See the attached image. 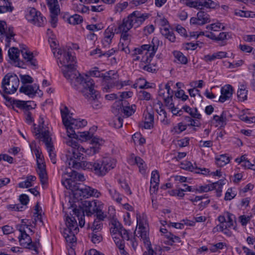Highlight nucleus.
<instances>
[{"instance_id": "4468645a", "label": "nucleus", "mask_w": 255, "mask_h": 255, "mask_svg": "<svg viewBox=\"0 0 255 255\" xmlns=\"http://www.w3.org/2000/svg\"><path fill=\"white\" fill-rule=\"evenodd\" d=\"M62 184L68 189H70L73 192H79V194L81 196H83L84 189L86 185L81 183H78L72 178H65L61 181Z\"/></svg>"}, {"instance_id": "a18cd8bd", "label": "nucleus", "mask_w": 255, "mask_h": 255, "mask_svg": "<svg viewBox=\"0 0 255 255\" xmlns=\"http://www.w3.org/2000/svg\"><path fill=\"white\" fill-rule=\"evenodd\" d=\"M0 9L2 11L1 13L7 12H11L14 7L12 6L11 2L9 0H7V2H4L2 5H0Z\"/></svg>"}, {"instance_id": "13d9d810", "label": "nucleus", "mask_w": 255, "mask_h": 255, "mask_svg": "<svg viewBox=\"0 0 255 255\" xmlns=\"http://www.w3.org/2000/svg\"><path fill=\"white\" fill-rule=\"evenodd\" d=\"M128 5V2H124L123 3H118L116 5L115 7V12H121L125 9Z\"/></svg>"}, {"instance_id": "338daca9", "label": "nucleus", "mask_w": 255, "mask_h": 255, "mask_svg": "<svg viewBox=\"0 0 255 255\" xmlns=\"http://www.w3.org/2000/svg\"><path fill=\"white\" fill-rule=\"evenodd\" d=\"M70 178L74 177V180H78L79 181H82L85 180V177L83 175L80 174L76 171H73L72 172V175L70 176Z\"/></svg>"}, {"instance_id": "774afa93", "label": "nucleus", "mask_w": 255, "mask_h": 255, "mask_svg": "<svg viewBox=\"0 0 255 255\" xmlns=\"http://www.w3.org/2000/svg\"><path fill=\"white\" fill-rule=\"evenodd\" d=\"M239 220L242 226H246L251 220V216H246V215H241L239 217Z\"/></svg>"}, {"instance_id": "c756f323", "label": "nucleus", "mask_w": 255, "mask_h": 255, "mask_svg": "<svg viewBox=\"0 0 255 255\" xmlns=\"http://www.w3.org/2000/svg\"><path fill=\"white\" fill-rule=\"evenodd\" d=\"M73 212L74 214L77 217L79 220V225L81 227H83L85 225V215L84 211L82 210V208H74L73 210Z\"/></svg>"}, {"instance_id": "7ed1b4c3", "label": "nucleus", "mask_w": 255, "mask_h": 255, "mask_svg": "<svg viewBox=\"0 0 255 255\" xmlns=\"http://www.w3.org/2000/svg\"><path fill=\"white\" fill-rule=\"evenodd\" d=\"M61 69L64 77L73 87H76L80 85L82 89L89 85L91 86L93 85L94 80L87 75L85 77L82 76L77 70L75 64H70L68 66Z\"/></svg>"}, {"instance_id": "473e14b6", "label": "nucleus", "mask_w": 255, "mask_h": 255, "mask_svg": "<svg viewBox=\"0 0 255 255\" xmlns=\"http://www.w3.org/2000/svg\"><path fill=\"white\" fill-rule=\"evenodd\" d=\"M36 178L33 175H29L26 177L24 181L21 182L18 184V187L21 188H28L31 187L32 184L31 182L36 180Z\"/></svg>"}, {"instance_id": "680f3d73", "label": "nucleus", "mask_w": 255, "mask_h": 255, "mask_svg": "<svg viewBox=\"0 0 255 255\" xmlns=\"http://www.w3.org/2000/svg\"><path fill=\"white\" fill-rule=\"evenodd\" d=\"M19 231L20 232V236L18 238H25V239H27V242L29 243H31V238L26 234L25 231L24 230V227L21 225L20 228L18 229Z\"/></svg>"}, {"instance_id": "e2e57ef3", "label": "nucleus", "mask_w": 255, "mask_h": 255, "mask_svg": "<svg viewBox=\"0 0 255 255\" xmlns=\"http://www.w3.org/2000/svg\"><path fill=\"white\" fill-rule=\"evenodd\" d=\"M236 196V194L233 192L232 188H229L225 193L224 199L226 201L231 200L234 199Z\"/></svg>"}, {"instance_id": "5fc2aeb1", "label": "nucleus", "mask_w": 255, "mask_h": 255, "mask_svg": "<svg viewBox=\"0 0 255 255\" xmlns=\"http://www.w3.org/2000/svg\"><path fill=\"white\" fill-rule=\"evenodd\" d=\"M154 183H159V174L156 170L153 171L151 173L150 184L152 185Z\"/></svg>"}, {"instance_id": "0eeeda50", "label": "nucleus", "mask_w": 255, "mask_h": 255, "mask_svg": "<svg viewBox=\"0 0 255 255\" xmlns=\"http://www.w3.org/2000/svg\"><path fill=\"white\" fill-rule=\"evenodd\" d=\"M19 84L17 76L10 73L7 74L3 77L1 82V87L5 94H11L16 91Z\"/></svg>"}, {"instance_id": "2f4dec72", "label": "nucleus", "mask_w": 255, "mask_h": 255, "mask_svg": "<svg viewBox=\"0 0 255 255\" xmlns=\"http://www.w3.org/2000/svg\"><path fill=\"white\" fill-rule=\"evenodd\" d=\"M213 119L221 127H223L226 125L227 118L225 111L222 113L220 116L214 115Z\"/></svg>"}, {"instance_id": "39448f33", "label": "nucleus", "mask_w": 255, "mask_h": 255, "mask_svg": "<svg viewBox=\"0 0 255 255\" xmlns=\"http://www.w3.org/2000/svg\"><path fill=\"white\" fill-rule=\"evenodd\" d=\"M65 223L67 227L63 231V236L67 242L74 243L76 242L75 234L79 232L77 221L75 217L67 216Z\"/></svg>"}, {"instance_id": "f257e3e1", "label": "nucleus", "mask_w": 255, "mask_h": 255, "mask_svg": "<svg viewBox=\"0 0 255 255\" xmlns=\"http://www.w3.org/2000/svg\"><path fill=\"white\" fill-rule=\"evenodd\" d=\"M91 143L93 146L85 151L76 140L71 138L68 139L66 144L71 147L69 149V154H67V162L69 168L79 169L82 168L84 170L88 169L93 171L99 176H103L111 169L116 166V160L110 157H103L101 159L94 162L83 161V153L88 154H95L99 152L100 146L102 145L104 140L97 136H93L92 134Z\"/></svg>"}, {"instance_id": "3c124183", "label": "nucleus", "mask_w": 255, "mask_h": 255, "mask_svg": "<svg viewBox=\"0 0 255 255\" xmlns=\"http://www.w3.org/2000/svg\"><path fill=\"white\" fill-rule=\"evenodd\" d=\"M138 98L140 100L149 101L151 99V95L145 91L141 90L138 93Z\"/></svg>"}, {"instance_id": "5701e85b", "label": "nucleus", "mask_w": 255, "mask_h": 255, "mask_svg": "<svg viewBox=\"0 0 255 255\" xmlns=\"http://www.w3.org/2000/svg\"><path fill=\"white\" fill-rule=\"evenodd\" d=\"M38 137L42 139V140L45 143L46 147L53 146L51 142V138L50 136V132L48 130H45L41 131L40 133L37 134Z\"/></svg>"}, {"instance_id": "423d86ee", "label": "nucleus", "mask_w": 255, "mask_h": 255, "mask_svg": "<svg viewBox=\"0 0 255 255\" xmlns=\"http://www.w3.org/2000/svg\"><path fill=\"white\" fill-rule=\"evenodd\" d=\"M53 51V53L57 59L58 65L60 68L68 66L70 64H76V57L72 55L69 51L65 49L58 48Z\"/></svg>"}, {"instance_id": "f704fd0d", "label": "nucleus", "mask_w": 255, "mask_h": 255, "mask_svg": "<svg viewBox=\"0 0 255 255\" xmlns=\"http://www.w3.org/2000/svg\"><path fill=\"white\" fill-rule=\"evenodd\" d=\"M152 45L151 44H144L141 45L139 48H135L133 50L134 55L141 54L144 50H146L145 54H147L148 52H150L152 49Z\"/></svg>"}, {"instance_id": "f8f14e48", "label": "nucleus", "mask_w": 255, "mask_h": 255, "mask_svg": "<svg viewBox=\"0 0 255 255\" xmlns=\"http://www.w3.org/2000/svg\"><path fill=\"white\" fill-rule=\"evenodd\" d=\"M47 5L50 12V23L52 27L57 25L58 15L60 11V6L57 0H46Z\"/></svg>"}, {"instance_id": "79ce46f5", "label": "nucleus", "mask_w": 255, "mask_h": 255, "mask_svg": "<svg viewBox=\"0 0 255 255\" xmlns=\"http://www.w3.org/2000/svg\"><path fill=\"white\" fill-rule=\"evenodd\" d=\"M146 245L147 246V251L144 252L143 254V255H156V251H158L160 252L162 250L161 248L159 246L156 247L155 249L153 250L152 248L151 243H148V244Z\"/></svg>"}, {"instance_id": "f3484780", "label": "nucleus", "mask_w": 255, "mask_h": 255, "mask_svg": "<svg viewBox=\"0 0 255 255\" xmlns=\"http://www.w3.org/2000/svg\"><path fill=\"white\" fill-rule=\"evenodd\" d=\"M165 89L166 90L167 96L163 98L165 105L171 109L172 112L175 111L177 109L174 107V104L172 102L173 97V91L171 90L170 86L169 83H168L165 85Z\"/></svg>"}, {"instance_id": "4d7b16f0", "label": "nucleus", "mask_w": 255, "mask_h": 255, "mask_svg": "<svg viewBox=\"0 0 255 255\" xmlns=\"http://www.w3.org/2000/svg\"><path fill=\"white\" fill-rule=\"evenodd\" d=\"M19 76L21 81L23 84H31L33 82V78L28 75H20Z\"/></svg>"}, {"instance_id": "e433bc0d", "label": "nucleus", "mask_w": 255, "mask_h": 255, "mask_svg": "<svg viewBox=\"0 0 255 255\" xmlns=\"http://www.w3.org/2000/svg\"><path fill=\"white\" fill-rule=\"evenodd\" d=\"M70 138H74L79 139L82 141H86L92 138V134L88 131L77 132L76 135L74 137H69Z\"/></svg>"}, {"instance_id": "9b49d317", "label": "nucleus", "mask_w": 255, "mask_h": 255, "mask_svg": "<svg viewBox=\"0 0 255 255\" xmlns=\"http://www.w3.org/2000/svg\"><path fill=\"white\" fill-rule=\"evenodd\" d=\"M236 217L235 215L229 212H226L222 215H220L218 218V221L220 224L217 226L222 232L228 228H231L234 225L235 222Z\"/></svg>"}, {"instance_id": "a211bd4d", "label": "nucleus", "mask_w": 255, "mask_h": 255, "mask_svg": "<svg viewBox=\"0 0 255 255\" xmlns=\"http://www.w3.org/2000/svg\"><path fill=\"white\" fill-rule=\"evenodd\" d=\"M25 46L22 45L20 46L21 52L23 58L26 60L27 62H29L30 64L35 67H37V63L36 60L34 58L33 54L32 52L28 51V50L25 47Z\"/></svg>"}, {"instance_id": "ea45409f", "label": "nucleus", "mask_w": 255, "mask_h": 255, "mask_svg": "<svg viewBox=\"0 0 255 255\" xmlns=\"http://www.w3.org/2000/svg\"><path fill=\"white\" fill-rule=\"evenodd\" d=\"M173 55L177 61L182 64H186L188 62L187 58L184 54L178 51L173 52Z\"/></svg>"}, {"instance_id": "69168bd1", "label": "nucleus", "mask_w": 255, "mask_h": 255, "mask_svg": "<svg viewBox=\"0 0 255 255\" xmlns=\"http://www.w3.org/2000/svg\"><path fill=\"white\" fill-rule=\"evenodd\" d=\"M39 178L40 179V182L42 185H44L47 182V173L46 171H41L37 172Z\"/></svg>"}, {"instance_id": "7c9ffc66", "label": "nucleus", "mask_w": 255, "mask_h": 255, "mask_svg": "<svg viewBox=\"0 0 255 255\" xmlns=\"http://www.w3.org/2000/svg\"><path fill=\"white\" fill-rule=\"evenodd\" d=\"M134 163L138 167L139 171L142 174H145L147 167L143 160L139 156H135L134 158Z\"/></svg>"}, {"instance_id": "cd10ccee", "label": "nucleus", "mask_w": 255, "mask_h": 255, "mask_svg": "<svg viewBox=\"0 0 255 255\" xmlns=\"http://www.w3.org/2000/svg\"><path fill=\"white\" fill-rule=\"evenodd\" d=\"M101 193L97 189L90 186H86L84 189L83 197L93 196L96 198L99 197Z\"/></svg>"}, {"instance_id": "412c9836", "label": "nucleus", "mask_w": 255, "mask_h": 255, "mask_svg": "<svg viewBox=\"0 0 255 255\" xmlns=\"http://www.w3.org/2000/svg\"><path fill=\"white\" fill-rule=\"evenodd\" d=\"M140 216L137 217V225L138 226V230L137 231V233L139 234V237H140L141 239L143 240V243L144 245H147L148 243H150V242L148 237V234L147 232L145 231V228L143 226V224L140 221Z\"/></svg>"}, {"instance_id": "c85d7f7f", "label": "nucleus", "mask_w": 255, "mask_h": 255, "mask_svg": "<svg viewBox=\"0 0 255 255\" xmlns=\"http://www.w3.org/2000/svg\"><path fill=\"white\" fill-rule=\"evenodd\" d=\"M9 58L14 62H18V66L20 67V62L19 61V51L18 48L13 47L8 51Z\"/></svg>"}, {"instance_id": "72a5a7b5", "label": "nucleus", "mask_w": 255, "mask_h": 255, "mask_svg": "<svg viewBox=\"0 0 255 255\" xmlns=\"http://www.w3.org/2000/svg\"><path fill=\"white\" fill-rule=\"evenodd\" d=\"M161 33L170 42H175L176 37L172 30H169L167 28L165 27L161 29Z\"/></svg>"}, {"instance_id": "f03ea898", "label": "nucleus", "mask_w": 255, "mask_h": 255, "mask_svg": "<svg viewBox=\"0 0 255 255\" xmlns=\"http://www.w3.org/2000/svg\"><path fill=\"white\" fill-rule=\"evenodd\" d=\"M148 18L146 14H142L140 11H134L129 14L127 17L123 19L122 21L118 23V27L113 32L112 28L109 27L104 33V43L109 45L113 38L115 33H121V39L126 42V45L129 41L130 35L128 31L132 27L137 28L141 25Z\"/></svg>"}, {"instance_id": "393cba45", "label": "nucleus", "mask_w": 255, "mask_h": 255, "mask_svg": "<svg viewBox=\"0 0 255 255\" xmlns=\"http://www.w3.org/2000/svg\"><path fill=\"white\" fill-rule=\"evenodd\" d=\"M28 102H29L28 101ZM27 102L21 101L19 100L13 99L12 101H11V106H12V108L14 109V106H15L17 108L24 110L25 111H29L30 109H32L33 108L30 105H28L27 104Z\"/></svg>"}, {"instance_id": "6e6552de", "label": "nucleus", "mask_w": 255, "mask_h": 255, "mask_svg": "<svg viewBox=\"0 0 255 255\" xmlns=\"http://www.w3.org/2000/svg\"><path fill=\"white\" fill-rule=\"evenodd\" d=\"M93 85H88L87 87L81 89V91L86 98L91 100V104L94 109H98L101 107V104L97 100L99 92L95 90V83L93 81Z\"/></svg>"}, {"instance_id": "aec40b11", "label": "nucleus", "mask_w": 255, "mask_h": 255, "mask_svg": "<svg viewBox=\"0 0 255 255\" xmlns=\"http://www.w3.org/2000/svg\"><path fill=\"white\" fill-rule=\"evenodd\" d=\"M39 89V86L36 84L34 85H24L21 86L19 90L20 93H24L29 97H33L36 95L37 90Z\"/></svg>"}, {"instance_id": "de8ad7c7", "label": "nucleus", "mask_w": 255, "mask_h": 255, "mask_svg": "<svg viewBox=\"0 0 255 255\" xmlns=\"http://www.w3.org/2000/svg\"><path fill=\"white\" fill-rule=\"evenodd\" d=\"M14 35L13 31V27H9L7 30L5 28V32L2 35V38L5 37V41L7 43H9L10 41L11 37H13Z\"/></svg>"}, {"instance_id": "603ef678", "label": "nucleus", "mask_w": 255, "mask_h": 255, "mask_svg": "<svg viewBox=\"0 0 255 255\" xmlns=\"http://www.w3.org/2000/svg\"><path fill=\"white\" fill-rule=\"evenodd\" d=\"M215 189V187H213V183L211 184L199 186L198 189H196V191L200 193L207 192L209 191H212Z\"/></svg>"}, {"instance_id": "bf43d9fd", "label": "nucleus", "mask_w": 255, "mask_h": 255, "mask_svg": "<svg viewBox=\"0 0 255 255\" xmlns=\"http://www.w3.org/2000/svg\"><path fill=\"white\" fill-rule=\"evenodd\" d=\"M114 240V242H115V244H116V246L120 250H122L123 251L125 252L124 248H125V244H124V241L122 240L119 238L117 237H114L113 238Z\"/></svg>"}, {"instance_id": "bb28decb", "label": "nucleus", "mask_w": 255, "mask_h": 255, "mask_svg": "<svg viewBox=\"0 0 255 255\" xmlns=\"http://www.w3.org/2000/svg\"><path fill=\"white\" fill-rule=\"evenodd\" d=\"M197 13V16L200 21V25H202L210 22V16L209 14L202 10V8Z\"/></svg>"}, {"instance_id": "4be33fe9", "label": "nucleus", "mask_w": 255, "mask_h": 255, "mask_svg": "<svg viewBox=\"0 0 255 255\" xmlns=\"http://www.w3.org/2000/svg\"><path fill=\"white\" fill-rule=\"evenodd\" d=\"M143 115L145 117L144 128L145 129H150L153 126V112L152 110H151L150 111H147L146 113H144Z\"/></svg>"}, {"instance_id": "09e8293b", "label": "nucleus", "mask_w": 255, "mask_h": 255, "mask_svg": "<svg viewBox=\"0 0 255 255\" xmlns=\"http://www.w3.org/2000/svg\"><path fill=\"white\" fill-rule=\"evenodd\" d=\"M186 129V126L184 125L182 123H179L177 126L173 127V128L171 130V132L174 134H179L185 130Z\"/></svg>"}, {"instance_id": "4c0bfd02", "label": "nucleus", "mask_w": 255, "mask_h": 255, "mask_svg": "<svg viewBox=\"0 0 255 255\" xmlns=\"http://www.w3.org/2000/svg\"><path fill=\"white\" fill-rule=\"evenodd\" d=\"M216 164L218 166L223 167L230 162L229 157L226 154H222L216 158Z\"/></svg>"}, {"instance_id": "864d4df0", "label": "nucleus", "mask_w": 255, "mask_h": 255, "mask_svg": "<svg viewBox=\"0 0 255 255\" xmlns=\"http://www.w3.org/2000/svg\"><path fill=\"white\" fill-rule=\"evenodd\" d=\"M48 152L49 153V156L50 158L51 162L53 164H55L56 163V153L54 150V148L53 146H49L46 147Z\"/></svg>"}, {"instance_id": "a19ab883", "label": "nucleus", "mask_w": 255, "mask_h": 255, "mask_svg": "<svg viewBox=\"0 0 255 255\" xmlns=\"http://www.w3.org/2000/svg\"><path fill=\"white\" fill-rule=\"evenodd\" d=\"M248 91L244 85H241L237 92V96L238 99L241 101H244L247 99Z\"/></svg>"}, {"instance_id": "dca6fc26", "label": "nucleus", "mask_w": 255, "mask_h": 255, "mask_svg": "<svg viewBox=\"0 0 255 255\" xmlns=\"http://www.w3.org/2000/svg\"><path fill=\"white\" fill-rule=\"evenodd\" d=\"M107 74H104L101 73L99 70V68L97 67L94 68V70L92 71H90L89 72V77L93 76L96 77H102L103 78L104 81H107L110 79L111 78V75L113 76H117V72H115L114 71H109L107 72ZM89 76V75H88Z\"/></svg>"}, {"instance_id": "0e129e2a", "label": "nucleus", "mask_w": 255, "mask_h": 255, "mask_svg": "<svg viewBox=\"0 0 255 255\" xmlns=\"http://www.w3.org/2000/svg\"><path fill=\"white\" fill-rule=\"evenodd\" d=\"M37 172L46 171V165L44 162V159H40L37 162Z\"/></svg>"}, {"instance_id": "ddd939ff", "label": "nucleus", "mask_w": 255, "mask_h": 255, "mask_svg": "<svg viewBox=\"0 0 255 255\" xmlns=\"http://www.w3.org/2000/svg\"><path fill=\"white\" fill-rule=\"evenodd\" d=\"M136 110V106L132 105L130 106L124 107L121 101L115 102L112 107V112L115 115L120 113H123L126 117H128L134 113Z\"/></svg>"}, {"instance_id": "2eb2a0df", "label": "nucleus", "mask_w": 255, "mask_h": 255, "mask_svg": "<svg viewBox=\"0 0 255 255\" xmlns=\"http://www.w3.org/2000/svg\"><path fill=\"white\" fill-rule=\"evenodd\" d=\"M233 92V87L231 85H225L221 89V95L218 101L223 103L229 100L232 97ZM216 101L217 102V101Z\"/></svg>"}, {"instance_id": "a878e982", "label": "nucleus", "mask_w": 255, "mask_h": 255, "mask_svg": "<svg viewBox=\"0 0 255 255\" xmlns=\"http://www.w3.org/2000/svg\"><path fill=\"white\" fill-rule=\"evenodd\" d=\"M106 186L112 199L116 201L117 202L121 203L122 198L119 193H118L110 184H106Z\"/></svg>"}, {"instance_id": "8fccbe9b", "label": "nucleus", "mask_w": 255, "mask_h": 255, "mask_svg": "<svg viewBox=\"0 0 255 255\" xmlns=\"http://www.w3.org/2000/svg\"><path fill=\"white\" fill-rule=\"evenodd\" d=\"M60 112L62 122L64 125L65 123H67V121L70 119V116L68 117L69 114V110L66 106H65L63 109H61Z\"/></svg>"}, {"instance_id": "9d476101", "label": "nucleus", "mask_w": 255, "mask_h": 255, "mask_svg": "<svg viewBox=\"0 0 255 255\" xmlns=\"http://www.w3.org/2000/svg\"><path fill=\"white\" fill-rule=\"evenodd\" d=\"M25 17L28 21L37 26H43L46 22V18L34 8L30 7L28 9Z\"/></svg>"}, {"instance_id": "c9c22d12", "label": "nucleus", "mask_w": 255, "mask_h": 255, "mask_svg": "<svg viewBox=\"0 0 255 255\" xmlns=\"http://www.w3.org/2000/svg\"><path fill=\"white\" fill-rule=\"evenodd\" d=\"M200 6H204L207 8L214 9L219 5L212 0H200Z\"/></svg>"}, {"instance_id": "20e7f679", "label": "nucleus", "mask_w": 255, "mask_h": 255, "mask_svg": "<svg viewBox=\"0 0 255 255\" xmlns=\"http://www.w3.org/2000/svg\"><path fill=\"white\" fill-rule=\"evenodd\" d=\"M84 207L82 209L84 213L86 212L87 216H91L96 213L97 219L104 220L106 215L103 212V204L98 200L85 201L83 203Z\"/></svg>"}, {"instance_id": "b1692460", "label": "nucleus", "mask_w": 255, "mask_h": 255, "mask_svg": "<svg viewBox=\"0 0 255 255\" xmlns=\"http://www.w3.org/2000/svg\"><path fill=\"white\" fill-rule=\"evenodd\" d=\"M18 239L20 244L24 248L32 250L35 252L36 254H38L39 252L37 250V246L36 244H33L31 239V243L29 244L27 242V239H25V238H18Z\"/></svg>"}, {"instance_id": "052dcab7", "label": "nucleus", "mask_w": 255, "mask_h": 255, "mask_svg": "<svg viewBox=\"0 0 255 255\" xmlns=\"http://www.w3.org/2000/svg\"><path fill=\"white\" fill-rule=\"evenodd\" d=\"M231 35L229 32H222L220 33L218 36H217L216 41H223L230 38Z\"/></svg>"}, {"instance_id": "6ab92c4d", "label": "nucleus", "mask_w": 255, "mask_h": 255, "mask_svg": "<svg viewBox=\"0 0 255 255\" xmlns=\"http://www.w3.org/2000/svg\"><path fill=\"white\" fill-rule=\"evenodd\" d=\"M157 41V39L156 38H153L152 40V43L153 44L152 49L150 52H148L147 54H146V56H143L142 57L141 61V65H142L143 63L146 64V65H147L151 62L152 58L154 56L158 48V45H156L154 44V42ZM140 67L142 68L141 66H140Z\"/></svg>"}, {"instance_id": "49530a36", "label": "nucleus", "mask_w": 255, "mask_h": 255, "mask_svg": "<svg viewBox=\"0 0 255 255\" xmlns=\"http://www.w3.org/2000/svg\"><path fill=\"white\" fill-rule=\"evenodd\" d=\"M142 69L151 73L156 72L157 70L156 64L153 62L152 63L150 62L148 64L143 66Z\"/></svg>"}, {"instance_id": "c03bdc74", "label": "nucleus", "mask_w": 255, "mask_h": 255, "mask_svg": "<svg viewBox=\"0 0 255 255\" xmlns=\"http://www.w3.org/2000/svg\"><path fill=\"white\" fill-rule=\"evenodd\" d=\"M68 21L70 24L76 25L80 24L83 21L82 17L77 14L71 16L68 19Z\"/></svg>"}, {"instance_id": "58836bf2", "label": "nucleus", "mask_w": 255, "mask_h": 255, "mask_svg": "<svg viewBox=\"0 0 255 255\" xmlns=\"http://www.w3.org/2000/svg\"><path fill=\"white\" fill-rule=\"evenodd\" d=\"M181 168L186 170L194 172L196 173H199L200 172L199 171H196V169H197L196 164L195 163L194 165H193L190 161H185L181 163Z\"/></svg>"}, {"instance_id": "1a4fd4ad", "label": "nucleus", "mask_w": 255, "mask_h": 255, "mask_svg": "<svg viewBox=\"0 0 255 255\" xmlns=\"http://www.w3.org/2000/svg\"><path fill=\"white\" fill-rule=\"evenodd\" d=\"M87 124V122L85 120L74 119L70 116V119L64 125L67 130V135L69 137H74L76 135L75 129L84 127Z\"/></svg>"}, {"instance_id": "6e6d98bb", "label": "nucleus", "mask_w": 255, "mask_h": 255, "mask_svg": "<svg viewBox=\"0 0 255 255\" xmlns=\"http://www.w3.org/2000/svg\"><path fill=\"white\" fill-rule=\"evenodd\" d=\"M200 0L199 1L196 0H187L185 4L186 6L196 9L200 8L199 7Z\"/></svg>"}, {"instance_id": "37998d69", "label": "nucleus", "mask_w": 255, "mask_h": 255, "mask_svg": "<svg viewBox=\"0 0 255 255\" xmlns=\"http://www.w3.org/2000/svg\"><path fill=\"white\" fill-rule=\"evenodd\" d=\"M38 124V127L34 128L32 131L33 133H35V135L39 134L44 129V120L42 115L39 116Z\"/></svg>"}]
</instances>
